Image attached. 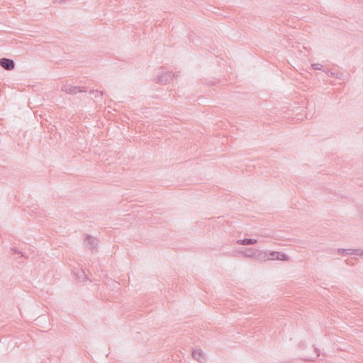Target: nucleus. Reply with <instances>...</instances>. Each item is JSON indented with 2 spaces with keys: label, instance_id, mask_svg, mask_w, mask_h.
<instances>
[{
  "label": "nucleus",
  "instance_id": "f257e3e1",
  "mask_svg": "<svg viewBox=\"0 0 363 363\" xmlns=\"http://www.w3.org/2000/svg\"><path fill=\"white\" fill-rule=\"evenodd\" d=\"M244 255L246 257L255 258L258 260H269L272 259L271 257L272 256V252H269L267 254L266 252H262V251H255L252 248H249L245 250L244 252Z\"/></svg>",
  "mask_w": 363,
  "mask_h": 363
},
{
  "label": "nucleus",
  "instance_id": "f03ea898",
  "mask_svg": "<svg viewBox=\"0 0 363 363\" xmlns=\"http://www.w3.org/2000/svg\"><path fill=\"white\" fill-rule=\"evenodd\" d=\"M62 91L66 92L67 94L74 95L80 92H86L87 87L65 84L62 87Z\"/></svg>",
  "mask_w": 363,
  "mask_h": 363
},
{
  "label": "nucleus",
  "instance_id": "7ed1b4c3",
  "mask_svg": "<svg viewBox=\"0 0 363 363\" xmlns=\"http://www.w3.org/2000/svg\"><path fill=\"white\" fill-rule=\"evenodd\" d=\"M85 245L92 252L97 251V245L99 244V240L90 235H86L85 238Z\"/></svg>",
  "mask_w": 363,
  "mask_h": 363
},
{
  "label": "nucleus",
  "instance_id": "20e7f679",
  "mask_svg": "<svg viewBox=\"0 0 363 363\" xmlns=\"http://www.w3.org/2000/svg\"><path fill=\"white\" fill-rule=\"evenodd\" d=\"M15 62L12 59L2 57L0 59V66L7 71H11L15 68Z\"/></svg>",
  "mask_w": 363,
  "mask_h": 363
},
{
  "label": "nucleus",
  "instance_id": "39448f33",
  "mask_svg": "<svg viewBox=\"0 0 363 363\" xmlns=\"http://www.w3.org/2000/svg\"><path fill=\"white\" fill-rule=\"evenodd\" d=\"M174 77V74L172 72H164L159 75L157 78V82L162 84H166L173 80Z\"/></svg>",
  "mask_w": 363,
  "mask_h": 363
},
{
  "label": "nucleus",
  "instance_id": "423d86ee",
  "mask_svg": "<svg viewBox=\"0 0 363 363\" xmlns=\"http://www.w3.org/2000/svg\"><path fill=\"white\" fill-rule=\"evenodd\" d=\"M257 242V240L256 239H252V238H244L237 240V243L238 245H254Z\"/></svg>",
  "mask_w": 363,
  "mask_h": 363
},
{
  "label": "nucleus",
  "instance_id": "0eeeda50",
  "mask_svg": "<svg viewBox=\"0 0 363 363\" xmlns=\"http://www.w3.org/2000/svg\"><path fill=\"white\" fill-rule=\"evenodd\" d=\"M275 259L288 261L289 257L284 252L274 251V260Z\"/></svg>",
  "mask_w": 363,
  "mask_h": 363
},
{
  "label": "nucleus",
  "instance_id": "6e6552de",
  "mask_svg": "<svg viewBox=\"0 0 363 363\" xmlns=\"http://www.w3.org/2000/svg\"><path fill=\"white\" fill-rule=\"evenodd\" d=\"M191 355L194 359L199 361L200 357H202V351L201 350H193Z\"/></svg>",
  "mask_w": 363,
  "mask_h": 363
},
{
  "label": "nucleus",
  "instance_id": "1a4fd4ad",
  "mask_svg": "<svg viewBox=\"0 0 363 363\" xmlns=\"http://www.w3.org/2000/svg\"><path fill=\"white\" fill-rule=\"evenodd\" d=\"M76 276L79 279V281H84L88 279L86 277L85 273L83 269H82L80 272H79L77 274H76Z\"/></svg>",
  "mask_w": 363,
  "mask_h": 363
},
{
  "label": "nucleus",
  "instance_id": "9d476101",
  "mask_svg": "<svg viewBox=\"0 0 363 363\" xmlns=\"http://www.w3.org/2000/svg\"><path fill=\"white\" fill-rule=\"evenodd\" d=\"M351 254L361 256L363 255V250L360 249H354L352 250Z\"/></svg>",
  "mask_w": 363,
  "mask_h": 363
},
{
  "label": "nucleus",
  "instance_id": "9b49d317",
  "mask_svg": "<svg viewBox=\"0 0 363 363\" xmlns=\"http://www.w3.org/2000/svg\"><path fill=\"white\" fill-rule=\"evenodd\" d=\"M312 67L315 70H321L323 65L320 63H315L312 65Z\"/></svg>",
  "mask_w": 363,
  "mask_h": 363
},
{
  "label": "nucleus",
  "instance_id": "f8f14e48",
  "mask_svg": "<svg viewBox=\"0 0 363 363\" xmlns=\"http://www.w3.org/2000/svg\"><path fill=\"white\" fill-rule=\"evenodd\" d=\"M95 92H96V93H97V94H100V96H103V94H104V92H103V91H99L98 90H94V89H92V90H91V91H90V94H94V93H95Z\"/></svg>",
  "mask_w": 363,
  "mask_h": 363
},
{
  "label": "nucleus",
  "instance_id": "ddd939ff",
  "mask_svg": "<svg viewBox=\"0 0 363 363\" xmlns=\"http://www.w3.org/2000/svg\"><path fill=\"white\" fill-rule=\"evenodd\" d=\"M352 250H350V249H345V252H344L343 255H352L351 254Z\"/></svg>",
  "mask_w": 363,
  "mask_h": 363
},
{
  "label": "nucleus",
  "instance_id": "4468645a",
  "mask_svg": "<svg viewBox=\"0 0 363 363\" xmlns=\"http://www.w3.org/2000/svg\"><path fill=\"white\" fill-rule=\"evenodd\" d=\"M11 250L13 252V253H15V254H21V255L23 256V254L20 251H18L17 249L11 248Z\"/></svg>",
  "mask_w": 363,
  "mask_h": 363
},
{
  "label": "nucleus",
  "instance_id": "2eb2a0df",
  "mask_svg": "<svg viewBox=\"0 0 363 363\" xmlns=\"http://www.w3.org/2000/svg\"><path fill=\"white\" fill-rule=\"evenodd\" d=\"M337 253H339V254H342V255H343L344 252H345V249L338 248V249L337 250Z\"/></svg>",
  "mask_w": 363,
  "mask_h": 363
},
{
  "label": "nucleus",
  "instance_id": "dca6fc26",
  "mask_svg": "<svg viewBox=\"0 0 363 363\" xmlns=\"http://www.w3.org/2000/svg\"><path fill=\"white\" fill-rule=\"evenodd\" d=\"M65 0H53V2H64Z\"/></svg>",
  "mask_w": 363,
  "mask_h": 363
}]
</instances>
